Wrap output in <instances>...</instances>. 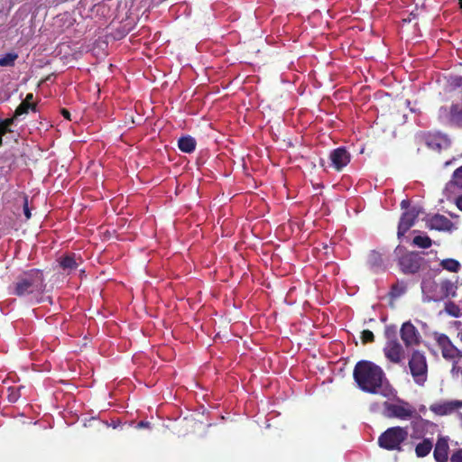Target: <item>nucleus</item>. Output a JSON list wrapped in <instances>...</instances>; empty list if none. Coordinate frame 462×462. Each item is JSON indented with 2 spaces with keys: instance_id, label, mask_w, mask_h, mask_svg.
I'll use <instances>...</instances> for the list:
<instances>
[{
  "instance_id": "29",
  "label": "nucleus",
  "mask_w": 462,
  "mask_h": 462,
  "mask_svg": "<svg viewBox=\"0 0 462 462\" xmlns=\"http://www.w3.org/2000/svg\"><path fill=\"white\" fill-rule=\"evenodd\" d=\"M374 333L369 329H365L361 333V340L363 344L374 343Z\"/></svg>"
},
{
  "instance_id": "15",
  "label": "nucleus",
  "mask_w": 462,
  "mask_h": 462,
  "mask_svg": "<svg viewBox=\"0 0 462 462\" xmlns=\"http://www.w3.org/2000/svg\"><path fill=\"white\" fill-rule=\"evenodd\" d=\"M453 223L447 217L439 214L432 216L427 221V226L439 231L450 230Z\"/></svg>"
},
{
  "instance_id": "17",
  "label": "nucleus",
  "mask_w": 462,
  "mask_h": 462,
  "mask_svg": "<svg viewBox=\"0 0 462 462\" xmlns=\"http://www.w3.org/2000/svg\"><path fill=\"white\" fill-rule=\"evenodd\" d=\"M366 264L374 273L383 272L385 270L383 255L376 250L369 252L366 259Z\"/></svg>"
},
{
  "instance_id": "14",
  "label": "nucleus",
  "mask_w": 462,
  "mask_h": 462,
  "mask_svg": "<svg viewBox=\"0 0 462 462\" xmlns=\"http://www.w3.org/2000/svg\"><path fill=\"white\" fill-rule=\"evenodd\" d=\"M81 263V257L77 256L76 254H69L59 259V266L67 274H69L72 271L77 270Z\"/></svg>"
},
{
  "instance_id": "41",
  "label": "nucleus",
  "mask_w": 462,
  "mask_h": 462,
  "mask_svg": "<svg viewBox=\"0 0 462 462\" xmlns=\"http://www.w3.org/2000/svg\"><path fill=\"white\" fill-rule=\"evenodd\" d=\"M457 3H458V5H459V8L462 9V0H457Z\"/></svg>"
},
{
  "instance_id": "19",
  "label": "nucleus",
  "mask_w": 462,
  "mask_h": 462,
  "mask_svg": "<svg viewBox=\"0 0 462 462\" xmlns=\"http://www.w3.org/2000/svg\"><path fill=\"white\" fill-rule=\"evenodd\" d=\"M197 142L195 138L190 135L181 136L178 140V147L182 152L191 153L195 151Z\"/></svg>"
},
{
  "instance_id": "26",
  "label": "nucleus",
  "mask_w": 462,
  "mask_h": 462,
  "mask_svg": "<svg viewBox=\"0 0 462 462\" xmlns=\"http://www.w3.org/2000/svg\"><path fill=\"white\" fill-rule=\"evenodd\" d=\"M405 291H406V284L403 282H398L392 285L390 293H391L392 297L398 298V297L402 296Z\"/></svg>"
},
{
  "instance_id": "32",
  "label": "nucleus",
  "mask_w": 462,
  "mask_h": 462,
  "mask_svg": "<svg viewBox=\"0 0 462 462\" xmlns=\"http://www.w3.org/2000/svg\"><path fill=\"white\" fill-rule=\"evenodd\" d=\"M15 118L16 117H14V116L13 117H11V118H5V119H1L0 118V124H3L7 128H11V126L14 123Z\"/></svg>"
},
{
  "instance_id": "18",
  "label": "nucleus",
  "mask_w": 462,
  "mask_h": 462,
  "mask_svg": "<svg viewBox=\"0 0 462 462\" xmlns=\"http://www.w3.org/2000/svg\"><path fill=\"white\" fill-rule=\"evenodd\" d=\"M448 440L445 438H439L433 451V456L436 462L448 461Z\"/></svg>"
},
{
  "instance_id": "24",
  "label": "nucleus",
  "mask_w": 462,
  "mask_h": 462,
  "mask_svg": "<svg viewBox=\"0 0 462 462\" xmlns=\"http://www.w3.org/2000/svg\"><path fill=\"white\" fill-rule=\"evenodd\" d=\"M29 109L35 111L36 105L35 104H27V102L22 101L21 104L16 107V109L14 111V117H18L22 115L27 114L29 112Z\"/></svg>"
},
{
  "instance_id": "3",
  "label": "nucleus",
  "mask_w": 462,
  "mask_h": 462,
  "mask_svg": "<svg viewBox=\"0 0 462 462\" xmlns=\"http://www.w3.org/2000/svg\"><path fill=\"white\" fill-rule=\"evenodd\" d=\"M407 428L394 426L388 428L378 437V446L388 451H403V445L408 439Z\"/></svg>"
},
{
  "instance_id": "1",
  "label": "nucleus",
  "mask_w": 462,
  "mask_h": 462,
  "mask_svg": "<svg viewBox=\"0 0 462 462\" xmlns=\"http://www.w3.org/2000/svg\"><path fill=\"white\" fill-rule=\"evenodd\" d=\"M353 377L359 389L373 394L381 393L385 380L383 369L368 360H361L356 364Z\"/></svg>"
},
{
  "instance_id": "12",
  "label": "nucleus",
  "mask_w": 462,
  "mask_h": 462,
  "mask_svg": "<svg viewBox=\"0 0 462 462\" xmlns=\"http://www.w3.org/2000/svg\"><path fill=\"white\" fill-rule=\"evenodd\" d=\"M420 211L416 208H412L403 212L401 216L398 225V237H402L405 233L415 224L417 217H419Z\"/></svg>"
},
{
  "instance_id": "33",
  "label": "nucleus",
  "mask_w": 462,
  "mask_h": 462,
  "mask_svg": "<svg viewBox=\"0 0 462 462\" xmlns=\"http://www.w3.org/2000/svg\"><path fill=\"white\" fill-rule=\"evenodd\" d=\"M23 213H24V216H25L26 219H29L31 217V211H30L29 207H28L27 199H25V200H24Z\"/></svg>"
},
{
  "instance_id": "31",
  "label": "nucleus",
  "mask_w": 462,
  "mask_h": 462,
  "mask_svg": "<svg viewBox=\"0 0 462 462\" xmlns=\"http://www.w3.org/2000/svg\"><path fill=\"white\" fill-rule=\"evenodd\" d=\"M450 462H462V449H458L451 455Z\"/></svg>"
},
{
  "instance_id": "36",
  "label": "nucleus",
  "mask_w": 462,
  "mask_h": 462,
  "mask_svg": "<svg viewBox=\"0 0 462 462\" xmlns=\"http://www.w3.org/2000/svg\"><path fill=\"white\" fill-rule=\"evenodd\" d=\"M150 426V422L148 421H143V420H141L138 424H137V428L138 429H141V428H148Z\"/></svg>"
},
{
  "instance_id": "40",
  "label": "nucleus",
  "mask_w": 462,
  "mask_h": 462,
  "mask_svg": "<svg viewBox=\"0 0 462 462\" xmlns=\"http://www.w3.org/2000/svg\"><path fill=\"white\" fill-rule=\"evenodd\" d=\"M4 144L3 136H0V147H2Z\"/></svg>"
},
{
  "instance_id": "9",
  "label": "nucleus",
  "mask_w": 462,
  "mask_h": 462,
  "mask_svg": "<svg viewBox=\"0 0 462 462\" xmlns=\"http://www.w3.org/2000/svg\"><path fill=\"white\" fill-rule=\"evenodd\" d=\"M400 335L404 346L407 348L417 346L421 342V336L419 330L411 321H406L402 325Z\"/></svg>"
},
{
  "instance_id": "34",
  "label": "nucleus",
  "mask_w": 462,
  "mask_h": 462,
  "mask_svg": "<svg viewBox=\"0 0 462 462\" xmlns=\"http://www.w3.org/2000/svg\"><path fill=\"white\" fill-rule=\"evenodd\" d=\"M9 133H13V130L11 128H7L3 124H0V136H4Z\"/></svg>"
},
{
  "instance_id": "11",
  "label": "nucleus",
  "mask_w": 462,
  "mask_h": 462,
  "mask_svg": "<svg viewBox=\"0 0 462 462\" xmlns=\"http://www.w3.org/2000/svg\"><path fill=\"white\" fill-rule=\"evenodd\" d=\"M383 354L393 364H400L404 358V349L398 340L386 342L383 347Z\"/></svg>"
},
{
  "instance_id": "7",
  "label": "nucleus",
  "mask_w": 462,
  "mask_h": 462,
  "mask_svg": "<svg viewBox=\"0 0 462 462\" xmlns=\"http://www.w3.org/2000/svg\"><path fill=\"white\" fill-rule=\"evenodd\" d=\"M423 258L419 253L407 252L398 260V265L404 274H414L421 267Z\"/></svg>"
},
{
  "instance_id": "5",
  "label": "nucleus",
  "mask_w": 462,
  "mask_h": 462,
  "mask_svg": "<svg viewBox=\"0 0 462 462\" xmlns=\"http://www.w3.org/2000/svg\"><path fill=\"white\" fill-rule=\"evenodd\" d=\"M383 415L387 418H396L399 420H409L416 414L411 405L404 401L399 400V403L389 402H383Z\"/></svg>"
},
{
  "instance_id": "8",
  "label": "nucleus",
  "mask_w": 462,
  "mask_h": 462,
  "mask_svg": "<svg viewBox=\"0 0 462 462\" xmlns=\"http://www.w3.org/2000/svg\"><path fill=\"white\" fill-rule=\"evenodd\" d=\"M420 137L429 149L435 152H440L442 149L448 148L450 144L447 135L439 132L423 133Z\"/></svg>"
},
{
  "instance_id": "6",
  "label": "nucleus",
  "mask_w": 462,
  "mask_h": 462,
  "mask_svg": "<svg viewBox=\"0 0 462 462\" xmlns=\"http://www.w3.org/2000/svg\"><path fill=\"white\" fill-rule=\"evenodd\" d=\"M434 337L439 347L441 349L442 356L447 360H451L454 362V369L457 359L462 358V352L452 344L451 340L447 335L435 333Z\"/></svg>"
},
{
  "instance_id": "35",
  "label": "nucleus",
  "mask_w": 462,
  "mask_h": 462,
  "mask_svg": "<svg viewBox=\"0 0 462 462\" xmlns=\"http://www.w3.org/2000/svg\"><path fill=\"white\" fill-rule=\"evenodd\" d=\"M61 115L64 118L70 120V113L66 108L61 109Z\"/></svg>"
},
{
  "instance_id": "2",
  "label": "nucleus",
  "mask_w": 462,
  "mask_h": 462,
  "mask_svg": "<svg viewBox=\"0 0 462 462\" xmlns=\"http://www.w3.org/2000/svg\"><path fill=\"white\" fill-rule=\"evenodd\" d=\"M46 289L43 272L30 269L18 275L13 283V294L17 297L32 296L38 299ZM39 302V300H36Z\"/></svg>"
},
{
  "instance_id": "13",
  "label": "nucleus",
  "mask_w": 462,
  "mask_h": 462,
  "mask_svg": "<svg viewBox=\"0 0 462 462\" xmlns=\"http://www.w3.org/2000/svg\"><path fill=\"white\" fill-rule=\"evenodd\" d=\"M329 158L334 169L340 171L349 163L351 156L346 148L338 147L331 152Z\"/></svg>"
},
{
  "instance_id": "25",
  "label": "nucleus",
  "mask_w": 462,
  "mask_h": 462,
  "mask_svg": "<svg viewBox=\"0 0 462 462\" xmlns=\"http://www.w3.org/2000/svg\"><path fill=\"white\" fill-rule=\"evenodd\" d=\"M17 58H18L17 53H14V52L6 53L5 56L0 58V67L14 66Z\"/></svg>"
},
{
  "instance_id": "28",
  "label": "nucleus",
  "mask_w": 462,
  "mask_h": 462,
  "mask_svg": "<svg viewBox=\"0 0 462 462\" xmlns=\"http://www.w3.org/2000/svg\"><path fill=\"white\" fill-rule=\"evenodd\" d=\"M452 183L462 189V166L457 168L454 172L452 176Z\"/></svg>"
},
{
  "instance_id": "20",
  "label": "nucleus",
  "mask_w": 462,
  "mask_h": 462,
  "mask_svg": "<svg viewBox=\"0 0 462 462\" xmlns=\"http://www.w3.org/2000/svg\"><path fill=\"white\" fill-rule=\"evenodd\" d=\"M433 448L432 441L430 439H424L415 447V454L418 457H424L430 454Z\"/></svg>"
},
{
  "instance_id": "38",
  "label": "nucleus",
  "mask_w": 462,
  "mask_h": 462,
  "mask_svg": "<svg viewBox=\"0 0 462 462\" xmlns=\"http://www.w3.org/2000/svg\"><path fill=\"white\" fill-rule=\"evenodd\" d=\"M457 206L462 211V196L457 199Z\"/></svg>"
},
{
  "instance_id": "30",
  "label": "nucleus",
  "mask_w": 462,
  "mask_h": 462,
  "mask_svg": "<svg viewBox=\"0 0 462 462\" xmlns=\"http://www.w3.org/2000/svg\"><path fill=\"white\" fill-rule=\"evenodd\" d=\"M446 310H447V312H448L449 315H451V316H453V317L457 318V317H459V316H460V310H459V308H458L456 304H454V303H449V304H448V305L446 306Z\"/></svg>"
},
{
  "instance_id": "10",
  "label": "nucleus",
  "mask_w": 462,
  "mask_h": 462,
  "mask_svg": "<svg viewBox=\"0 0 462 462\" xmlns=\"http://www.w3.org/2000/svg\"><path fill=\"white\" fill-rule=\"evenodd\" d=\"M462 409V401L452 400L434 402L430 405V411L437 416H447Z\"/></svg>"
},
{
  "instance_id": "27",
  "label": "nucleus",
  "mask_w": 462,
  "mask_h": 462,
  "mask_svg": "<svg viewBox=\"0 0 462 462\" xmlns=\"http://www.w3.org/2000/svg\"><path fill=\"white\" fill-rule=\"evenodd\" d=\"M384 337L387 339L386 342H390L392 340H398L396 326L395 325L386 326L385 329H384Z\"/></svg>"
},
{
  "instance_id": "42",
  "label": "nucleus",
  "mask_w": 462,
  "mask_h": 462,
  "mask_svg": "<svg viewBox=\"0 0 462 462\" xmlns=\"http://www.w3.org/2000/svg\"><path fill=\"white\" fill-rule=\"evenodd\" d=\"M460 339L462 340V330L459 332Z\"/></svg>"
},
{
  "instance_id": "23",
  "label": "nucleus",
  "mask_w": 462,
  "mask_h": 462,
  "mask_svg": "<svg viewBox=\"0 0 462 462\" xmlns=\"http://www.w3.org/2000/svg\"><path fill=\"white\" fill-rule=\"evenodd\" d=\"M412 244L420 248L427 249L430 248L432 245V240L428 236H416Z\"/></svg>"
},
{
  "instance_id": "39",
  "label": "nucleus",
  "mask_w": 462,
  "mask_h": 462,
  "mask_svg": "<svg viewBox=\"0 0 462 462\" xmlns=\"http://www.w3.org/2000/svg\"><path fill=\"white\" fill-rule=\"evenodd\" d=\"M410 205V202L409 200H406V199H403L402 202H401V207L402 208H407Z\"/></svg>"
},
{
  "instance_id": "4",
  "label": "nucleus",
  "mask_w": 462,
  "mask_h": 462,
  "mask_svg": "<svg viewBox=\"0 0 462 462\" xmlns=\"http://www.w3.org/2000/svg\"><path fill=\"white\" fill-rule=\"evenodd\" d=\"M408 365L414 382L418 385H423L428 377V365L424 354L419 350L412 351Z\"/></svg>"
},
{
  "instance_id": "22",
  "label": "nucleus",
  "mask_w": 462,
  "mask_h": 462,
  "mask_svg": "<svg viewBox=\"0 0 462 462\" xmlns=\"http://www.w3.org/2000/svg\"><path fill=\"white\" fill-rule=\"evenodd\" d=\"M439 265L444 270L451 273H458L461 268L460 263L453 258H446L441 260Z\"/></svg>"
},
{
  "instance_id": "37",
  "label": "nucleus",
  "mask_w": 462,
  "mask_h": 462,
  "mask_svg": "<svg viewBox=\"0 0 462 462\" xmlns=\"http://www.w3.org/2000/svg\"><path fill=\"white\" fill-rule=\"evenodd\" d=\"M33 99V95L32 93H29L26 95V97L24 100H23V102H27V104H32L31 101Z\"/></svg>"
},
{
  "instance_id": "21",
  "label": "nucleus",
  "mask_w": 462,
  "mask_h": 462,
  "mask_svg": "<svg viewBox=\"0 0 462 462\" xmlns=\"http://www.w3.org/2000/svg\"><path fill=\"white\" fill-rule=\"evenodd\" d=\"M449 120L453 125L462 127V108L459 105H451L449 108Z\"/></svg>"
},
{
  "instance_id": "16",
  "label": "nucleus",
  "mask_w": 462,
  "mask_h": 462,
  "mask_svg": "<svg viewBox=\"0 0 462 462\" xmlns=\"http://www.w3.org/2000/svg\"><path fill=\"white\" fill-rule=\"evenodd\" d=\"M411 426L415 431L420 432L422 435L427 433L434 434L438 429L436 423L425 420L419 415L411 421Z\"/></svg>"
}]
</instances>
